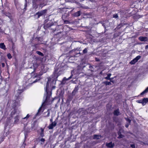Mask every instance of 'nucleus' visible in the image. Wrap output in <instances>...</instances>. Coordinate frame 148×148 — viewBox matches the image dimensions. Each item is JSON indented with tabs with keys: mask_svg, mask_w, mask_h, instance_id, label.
Segmentation results:
<instances>
[{
	"mask_svg": "<svg viewBox=\"0 0 148 148\" xmlns=\"http://www.w3.org/2000/svg\"><path fill=\"white\" fill-rule=\"evenodd\" d=\"M49 82L48 81L47 83L46 86V89H45L47 96L46 95H44V96H45L46 98L45 101L43 103L41 107L39 109L37 114H38V113L40 112L41 111L42 108L43 106H44L46 105L51 104L53 101V99H51L50 97L51 95L50 94H49L47 92V89L49 87Z\"/></svg>",
	"mask_w": 148,
	"mask_h": 148,
	"instance_id": "f257e3e1",
	"label": "nucleus"
},
{
	"mask_svg": "<svg viewBox=\"0 0 148 148\" xmlns=\"http://www.w3.org/2000/svg\"><path fill=\"white\" fill-rule=\"evenodd\" d=\"M141 56H136L135 58L132 60L130 62V63L131 64H135L138 61L140 58Z\"/></svg>",
	"mask_w": 148,
	"mask_h": 148,
	"instance_id": "f03ea898",
	"label": "nucleus"
},
{
	"mask_svg": "<svg viewBox=\"0 0 148 148\" xmlns=\"http://www.w3.org/2000/svg\"><path fill=\"white\" fill-rule=\"evenodd\" d=\"M46 10H42L40 12L37 13L36 14L38 15V17L39 18L40 16L45 13L46 12Z\"/></svg>",
	"mask_w": 148,
	"mask_h": 148,
	"instance_id": "7ed1b4c3",
	"label": "nucleus"
},
{
	"mask_svg": "<svg viewBox=\"0 0 148 148\" xmlns=\"http://www.w3.org/2000/svg\"><path fill=\"white\" fill-rule=\"evenodd\" d=\"M56 123L55 122H53L49 126L48 128L49 129H52L54 127H55L56 125Z\"/></svg>",
	"mask_w": 148,
	"mask_h": 148,
	"instance_id": "20e7f679",
	"label": "nucleus"
},
{
	"mask_svg": "<svg viewBox=\"0 0 148 148\" xmlns=\"http://www.w3.org/2000/svg\"><path fill=\"white\" fill-rule=\"evenodd\" d=\"M139 40L141 41H146L148 40L147 37H145L140 36L138 38Z\"/></svg>",
	"mask_w": 148,
	"mask_h": 148,
	"instance_id": "39448f33",
	"label": "nucleus"
},
{
	"mask_svg": "<svg viewBox=\"0 0 148 148\" xmlns=\"http://www.w3.org/2000/svg\"><path fill=\"white\" fill-rule=\"evenodd\" d=\"M106 145L107 147H108L110 148H112L114 147V143H113L112 142H110V143H107Z\"/></svg>",
	"mask_w": 148,
	"mask_h": 148,
	"instance_id": "423d86ee",
	"label": "nucleus"
},
{
	"mask_svg": "<svg viewBox=\"0 0 148 148\" xmlns=\"http://www.w3.org/2000/svg\"><path fill=\"white\" fill-rule=\"evenodd\" d=\"M144 98L142 100H137L136 101L137 103H142L143 106H144L145 105V103H144L145 102L144 101Z\"/></svg>",
	"mask_w": 148,
	"mask_h": 148,
	"instance_id": "0eeeda50",
	"label": "nucleus"
},
{
	"mask_svg": "<svg viewBox=\"0 0 148 148\" xmlns=\"http://www.w3.org/2000/svg\"><path fill=\"white\" fill-rule=\"evenodd\" d=\"M0 48L5 50L6 49L5 46L3 43H0Z\"/></svg>",
	"mask_w": 148,
	"mask_h": 148,
	"instance_id": "6e6552de",
	"label": "nucleus"
},
{
	"mask_svg": "<svg viewBox=\"0 0 148 148\" xmlns=\"http://www.w3.org/2000/svg\"><path fill=\"white\" fill-rule=\"evenodd\" d=\"M81 14L80 11H79L75 13L74 14V16L76 17H77L80 16Z\"/></svg>",
	"mask_w": 148,
	"mask_h": 148,
	"instance_id": "1a4fd4ad",
	"label": "nucleus"
},
{
	"mask_svg": "<svg viewBox=\"0 0 148 148\" xmlns=\"http://www.w3.org/2000/svg\"><path fill=\"white\" fill-rule=\"evenodd\" d=\"M120 112L119 109H117L115 110L114 112V115L116 116H118Z\"/></svg>",
	"mask_w": 148,
	"mask_h": 148,
	"instance_id": "9d476101",
	"label": "nucleus"
},
{
	"mask_svg": "<svg viewBox=\"0 0 148 148\" xmlns=\"http://www.w3.org/2000/svg\"><path fill=\"white\" fill-rule=\"evenodd\" d=\"M148 92V87L142 92L140 93V95H142L147 93Z\"/></svg>",
	"mask_w": 148,
	"mask_h": 148,
	"instance_id": "9b49d317",
	"label": "nucleus"
},
{
	"mask_svg": "<svg viewBox=\"0 0 148 148\" xmlns=\"http://www.w3.org/2000/svg\"><path fill=\"white\" fill-rule=\"evenodd\" d=\"M23 91V90H22L18 89V90L17 91L16 95L17 96H18Z\"/></svg>",
	"mask_w": 148,
	"mask_h": 148,
	"instance_id": "f8f14e48",
	"label": "nucleus"
},
{
	"mask_svg": "<svg viewBox=\"0 0 148 148\" xmlns=\"http://www.w3.org/2000/svg\"><path fill=\"white\" fill-rule=\"evenodd\" d=\"M144 101L145 103V105L147 103H148V98H144Z\"/></svg>",
	"mask_w": 148,
	"mask_h": 148,
	"instance_id": "ddd939ff",
	"label": "nucleus"
},
{
	"mask_svg": "<svg viewBox=\"0 0 148 148\" xmlns=\"http://www.w3.org/2000/svg\"><path fill=\"white\" fill-rule=\"evenodd\" d=\"M36 52L39 55L41 56H43V53L40 51H36Z\"/></svg>",
	"mask_w": 148,
	"mask_h": 148,
	"instance_id": "4468645a",
	"label": "nucleus"
},
{
	"mask_svg": "<svg viewBox=\"0 0 148 148\" xmlns=\"http://www.w3.org/2000/svg\"><path fill=\"white\" fill-rule=\"evenodd\" d=\"M125 119L128 122V123L130 124L131 121V120L128 118H125Z\"/></svg>",
	"mask_w": 148,
	"mask_h": 148,
	"instance_id": "2eb2a0df",
	"label": "nucleus"
},
{
	"mask_svg": "<svg viewBox=\"0 0 148 148\" xmlns=\"http://www.w3.org/2000/svg\"><path fill=\"white\" fill-rule=\"evenodd\" d=\"M105 83L107 85H111V83L110 82H108V81L105 82Z\"/></svg>",
	"mask_w": 148,
	"mask_h": 148,
	"instance_id": "dca6fc26",
	"label": "nucleus"
},
{
	"mask_svg": "<svg viewBox=\"0 0 148 148\" xmlns=\"http://www.w3.org/2000/svg\"><path fill=\"white\" fill-rule=\"evenodd\" d=\"M101 137L100 136H98L97 135H95L94 136V138L95 139H99V137Z\"/></svg>",
	"mask_w": 148,
	"mask_h": 148,
	"instance_id": "f3484780",
	"label": "nucleus"
},
{
	"mask_svg": "<svg viewBox=\"0 0 148 148\" xmlns=\"http://www.w3.org/2000/svg\"><path fill=\"white\" fill-rule=\"evenodd\" d=\"M7 56L8 58L9 59L12 58V56L10 53H8L7 54Z\"/></svg>",
	"mask_w": 148,
	"mask_h": 148,
	"instance_id": "a211bd4d",
	"label": "nucleus"
},
{
	"mask_svg": "<svg viewBox=\"0 0 148 148\" xmlns=\"http://www.w3.org/2000/svg\"><path fill=\"white\" fill-rule=\"evenodd\" d=\"M47 115L46 116H49L50 115V113L49 111V110H48L47 111Z\"/></svg>",
	"mask_w": 148,
	"mask_h": 148,
	"instance_id": "6ab92c4d",
	"label": "nucleus"
},
{
	"mask_svg": "<svg viewBox=\"0 0 148 148\" xmlns=\"http://www.w3.org/2000/svg\"><path fill=\"white\" fill-rule=\"evenodd\" d=\"M15 5L16 6V7L17 8L18 5V2L16 1L15 2Z\"/></svg>",
	"mask_w": 148,
	"mask_h": 148,
	"instance_id": "aec40b11",
	"label": "nucleus"
},
{
	"mask_svg": "<svg viewBox=\"0 0 148 148\" xmlns=\"http://www.w3.org/2000/svg\"><path fill=\"white\" fill-rule=\"evenodd\" d=\"M29 116V114H27L26 116L24 118H23V119H28Z\"/></svg>",
	"mask_w": 148,
	"mask_h": 148,
	"instance_id": "412c9836",
	"label": "nucleus"
},
{
	"mask_svg": "<svg viewBox=\"0 0 148 148\" xmlns=\"http://www.w3.org/2000/svg\"><path fill=\"white\" fill-rule=\"evenodd\" d=\"M118 17V15L117 14H114L113 16V17L114 18H117Z\"/></svg>",
	"mask_w": 148,
	"mask_h": 148,
	"instance_id": "4be33fe9",
	"label": "nucleus"
},
{
	"mask_svg": "<svg viewBox=\"0 0 148 148\" xmlns=\"http://www.w3.org/2000/svg\"><path fill=\"white\" fill-rule=\"evenodd\" d=\"M87 52V49L85 48L83 51V52L84 53H86Z\"/></svg>",
	"mask_w": 148,
	"mask_h": 148,
	"instance_id": "5701e85b",
	"label": "nucleus"
},
{
	"mask_svg": "<svg viewBox=\"0 0 148 148\" xmlns=\"http://www.w3.org/2000/svg\"><path fill=\"white\" fill-rule=\"evenodd\" d=\"M131 147L132 148H135V145L134 144L131 145Z\"/></svg>",
	"mask_w": 148,
	"mask_h": 148,
	"instance_id": "b1692460",
	"label": "nucleus"
},
{
	"mask_svg": "<svg viewBox=\"0 0 148 148\" xmlns=\"http://www.w3.org/2000/svg\"><path fill=\"white\" fill-rule=\"evenodd\" d=\"M45 139L44 138H42L40 140V141L42 143H43L45 141Z\"/></svg>",
	"mask_w": 148,
	"mask_h": 148,
	"instance_id": "393cba45",
	"label": "nucleus"
},
{
	"mask_svg": "<svg viewBox=\"0 0 148 148\" xmlns=\"http://www.w3.org/2000/svg\"><path fill=\"white\" fill-rule=\"evenodd\" d=\"M130 124H129V123L128 124H126L125 125V127L126 128H127L129 126Z\"/></svg>",
	"mask_w": 148,
	"mask_h": 148,
	"instance_id": "a878e982",
	"label": "nucleus"
},
{
	"mask_svg": "<svg viewBox=\"0 0 148 148\" xmlns=\"http://www.w3.org/2000/svg\"><path fill=\"white\" fill-rule=\"evenodd\" d=\"M19 119L18 118H17V119H16L15 120L14 122L15 123H17L18 122Z\"/></svg>",
	"mask_w": 148,
	"mask_h": 148,
	"instance_id": "bb28decb",
	"label": "nucleus"
},
{
	"mask_svg": "<svg viewBox=\"0 0 148 148\" xmlns=\"http://www.w3.org/2000/svg\"><path fill=\"white\" fill-rule=\"evenodd\" d=\"M72 75H71L70 77H69V78H68V79H66V80H68L70 78H71V77H72Z\"/></svg>",
	"mask_w": 148,
	"mask_h": 148,
	"instance_id": "cd10ccee",
	"label": "nucleus"
},
{
	"mask_svg": "<svg viewBox=\"0 0 148 148\" xmlns=\"http://www.w3.org/2000/svg\"><path fill=\"white\" fill-rule=\"evenodd\" d=\"M2 66L3 67H4L5 66V64L4 63H2L1 64Z\"/></svg>",
	"mask_w": 148,
	"mask_h": 148,
	"instance_id": "c85d7f7f",
	"label": "nucleus"
},
{
	"mask_svg": "<svg viewBox=\"0 0 148 148\" xmlns=\"http://www.w3.org/2000/svg\"><path fill=\"white\" fill-rule=\"evenodd\" d=\"M111 74H108V78H109L111 75Z\"/></svg>",
	"mask_w": 148,
	"mask_h": 148,
	"instance_id": "c756f323",
	"label": "nucleus"
},
{
	"mask_svg": "<svg viewBox=\"0 0 148 148\" xmlns=\"http://www.w3.org/2000/svg\"><path fill=\"white\" fill-rule=\"evenodd\" d=\"M105 78L107 79H110V77L108 78V77L107 76V77H105Z\"/></svg>",
	"mask_w": 148,
	"mask_h": 148,
	"instance_id": "7c9ffc66",
	"label": "nucleus"
},
{
	"mask_svg": "<svg viewBox=\"0 0 148 148\" xmlns=\"http://www.w3.org/2000/svg\"><path fill=\"white\" fill-rule=\"evenodd\" d=\"M148 48V45H146L145 47V49H147Z\"/></svg>",
	"mask_w": 148,
	"mask_h": 148,
	"instance_id": "2f4dec72",
	"label": "nucleus"
},
{
	"mask_svg": "<svg viewBox=\"0 0 148 148\" xmlns=\"http://www.w3.org/2000/svg\"><path fill=\"white\" fill-rule=\"evenodd\" d=\"M125 16H123V17H122V18H126L127 17H126V16H127V15H126Z\"/></svg>",
	"mask_w": 148,
	"mask_h": 148,
	"instance_id": "473e14b6",
	"label": "nucleus"
},
{
	"mask_svg": "<svg viewBox=\"0 0 148 148\" xmlns=\"http://www.w3.org/2000/svg\"><path fill=\"white\" fill-rule=\"evenodd\" d=\"M121 138H122L123 137V136L121 134Z\"/></svg>",
	"mask_w": 148,
	"mask_h": 148,
	"instance_id": "72a5a7b5",
	"label": "nucleus"
},
{
	"mask_svg": "<svg viewBox=\"0 0 148 148\" xmlns=\"http://www.w3.org/2000/svg\"><path fill=\"white\" fill-rule=\"evenodd\" d=\"M50 121L51 122H52V119H50Z\"/></svg>",
	"mask_w": 148,
	"mask_h": 148,
	"instance_id": "f704fd0d",
	"label": "nucleus"
},
{
	"mask_svg": "<svg viewBox=\"0 0 148 148\" xmlns=\"http://www.w3.org/2000/svg\"><path fill=\"white\" fill-rule=\"evenodd\" d=\"M96 60L97 61H98L99 60V59H97Z\"/></svg>",
	"mask_w": 148,
	"mask_h": 148,
	"instance_id": "c9c22d12",
	"label": "nucleus"
},
{
	"mask_svg": "<svg viewBox=\"0 0 148 148\" xmlns=\"http://www.w3.org/2000/svg\"><path fill=\"white\" fill-rule=\"evenodd\" d=\"M122 19H123V20H125L126 18H122Z\"/></svg>",
	"mask_w": 148,
	"mask_h": 148,
	"instance_id": "e433bc0d",
	"label": "nucleus"
},
{
	"mask_svg": "<svg viewBox=\"0 0 148 148\" xmlns=\"http://www.w3.org/2000/svg\"><path fill=\"white\" fill-rule=\"evenodd\" d=\"M120 135H119V137H120Z\"/></svg>",
	"mask_w": 148,
	"mask_h": 148,
	"instance_id": "4c0bfd02",
	"label": "nucleus"
},
{
	"mask_svg": "<svg viewBox=\"0 0 148 148\" xmlns=\"http://www.w3.org/2000/svg\"><path fill=\"white\" fill-rule=\"evenodd\" d=\"M43 130H42V132H43Z\"/></svg>",
	"mask_w": 148,
	"mask_h": 148,
	"instance_id": "58836bf2",
	"label": "nucleus"
}]
</instances>
